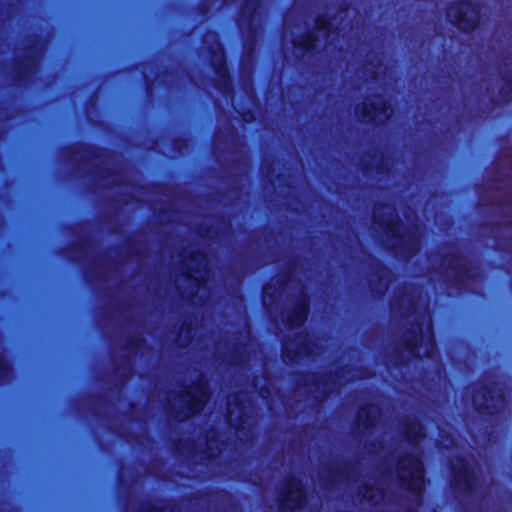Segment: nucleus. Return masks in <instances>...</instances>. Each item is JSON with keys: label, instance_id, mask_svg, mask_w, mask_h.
<instances>
[{"label": "nucleus", "instance_id": "20e7f679", "mask_svg": "<svg viewBox=\"0 0 512 512\" xmlns=\"http://www.w3.org/2000/svg\"><path fill=\"white\" fill-rule=\"evenodd\" d=\"M386 103L382 99L368 100L356 108V114L362 122H374L379 114H386Z\"/></svg>", "mask_w": 512, "mask_h": 512}, {"label": "nucleus", "instance_id": "1a4fd4ad", "mask_svg": "<svg viewBox=\"0 0 512 512\" xmlns=\"http://www.w3.org/2000/svg\"><path fill=\"white\" fill-rule=\"evenodd\" d=\"M217 50L219 52V58H220V64L219 66H224L225 63H224V53H223V49L221 47V45L219 43H217Z\"/></svg>", "mask_w": 512, "mask_h": 512}, {"label": "nucleus", "instance_id": "ddd939ff", "mask_svg": "<svg viewBox=\"0 0 512 512\" xmlns=\"http://www.w3.org/2000/svg\"><path fill=\"white\" fill-rule=\"evenodd\" d=\"M153 512H161V511H159V509H157V508H154Z\"/></svg>", "mask_w": 512, "mask_h": 512}, {"label": "nucleus", "instance_id": "f03ea898", "mask_svg": "<svg viewBox=\"0 0 512 512\" xmlns=\"http://www.w3.org/2000/svg\"><path fill=\"white\" fill-rule=\"evenodd\" d=\"M450 20L465 31L473 30L479 22V11L470 2H460L452 5L448 10Z\"/></svg>", "mask_w": 512, "mask_h": 512}, {"label": "nucleus", "instance_id": "0eeeda50", "mask_svg": "<svg viewBox=\"0 0 512 512\" xmlns=\"http://www.w3.org/2000/svg\"><path fill=\"white\" fill-rule=\"evenodd\" d=\"M294 45L304 49H309L312 46V39L310 35H307L301 43H294Z\"/></svg>", "mask_w": 512, "mask_h": 512}, {"label": "nucleus", "instance_id": "423d86ee", "mask_svg": "<svg viewBox=\"0 0 512 512\" xmlns=\"http://www.w3.org/2000/svg\"><path fill=\"white\" fill-rule=\"evenodd\" d=\"M307 313V306L305 304L299 305L296 311L293 313L291 322L297 326L302 325L306 321Z\"/></svg>", "mask_w": 512, "mask_h": 512}, {"label": "nucleus", "instance_id": "39448f33", "mask_svg": "<svg viewBox=\"0 0 512 512\" xmlns=\"http://www.w3.org/2000/svg\"><path fill=\"white\" fill-rule=\"evenodd\" d=\"M206 398V395L202 392L199 396L191 398L188 405L189 415L199 413L205 405Z\"/></svg>", "mask_w": 512, "mask_h": 512}, {"label": "nucleus", "instance_id": "f8f14e48", "mask_svg": "<svg viewBox=\"0 0 512 512\" xmlns=\"http://www.w3.org/2000/svg\"><path fill=\"white\" fill-rule=\"evenodd\" d=\"M0 366H1V368L6 369V364L4 362H2V361L0 363Z\"/></svg>", "mask_w": 512, "mask_h": 512}, {"label": "nucleus", "instance_id": "9d476101", "mask_svg": "<svg viewBox=\"0 0 512 512\" xmlns=\"http://www.w3.org/2000/svg\"><path fill=\"white\" fill-rule=\"evenodd\" d=\"M269 288H270L269 286H266L264 288V302H266V298H267V296L269 294Z\"/></svg>", "mask_w": 512, "mask_h": 512}, {"label": "nucleus", "instance_id": "f257e3e1", "mask_svg": "<svg viewBox=\"0 0 512 512\" xmlns=\"http://www.w3.org/2000/svg\"><path fill=\"white\" fill-rule=\"evenodd\" d=\"M399 476L405 488L417 495L421 494L425 486L424 467L420 459L407 456L399 463Z\"/></svg>", "mask_w": 512, "mask_h": 512}, {"label": "nucleus", "instance_id": "9b49d317", "mask_svg": "<svg viewBox=\"0 0 512 512\" xmlns=\"http://www.w3.org/2000/svg\"><path fill=\"white\" fill-rule=\"evenodd\" d=\"M222 67H223V68H221V66H219V71H220L221 73H223V77H226V68H225V65H224V66H222Z\"/></svg>", "mask_w": 512, "mask_h": 512}, {"label": "nucleus", "instance_id": "7ed1b4c3", "mask_svg": "<svg viewBox=\"0 0 512 512\" xmlns=\"http://www.w3.org/2000/svg\"><path fill=\"white\" fill-rule=\"evenodd\" d=\"M305 503L304 491L297 481H288L285 487V492L280 504L283 512H292L300 509Z\"/></svg>", "mask_w": 512, "mask_h": 512}, {"label": "nucleus", "instance_id": "6e6552de", "mask_svg": "<svg viewBox=\"0 0 512 512\" xmlns=\"http://www.w3.org/2000/svg\"><path fill=\"white\" fill-rule=\"evenodd\" d=\"M435 350H436L435 343H434V341H433V339H432V336H430V337H429V339H428V349H427V353H426V355H427L428 357L433 356V354H434Z\"/></svg>", "mask_w": 512, "mask_h": 512}]
</instances>
